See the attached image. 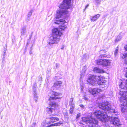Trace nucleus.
I'll list each match as a JSON object with an SVG mask.
<instances>
[{"label": "nucleus", "mask_w": 127, "mask_h": 127, "mask_svg": "<svg viewBox=\"0 0 127 127\" xmlns=\"http://www.w3.org/2000/svg\"><path fill=\"white\" fill-rule=\"evenodd\" d=\"M104 102L100 103L98 105L99 107L104 110V114L102 111L100 110L95 111L94 112V115L98 119L101 120H107L108 119L110 121V123L115 127H118L121 125L119 119L117 116L118 113L114 109L112 108L111 106L109 104L108 101H104Z\"/></svg>", "instance_id": "f257e3e1"}, {"label": "nucleus", "mask_w": 127, "mask_h": 127, "mask_svg": "<svg viewBox=\"0 0 127 127\" xmlns=\"http://www.w3.org/2000/svg\"><path fill=\"white\" fill-rule=\"evenodd\" d=\"M53 35L50 36L48 40V45L52 47L54 44H57L60 39V37L62 33L60 30L57 28H54L52 30Z\"/></svg>", "instance_id": "f03ea898"}, {"label": "nucleus", "mask_w": 127, "mask_h": 127, "mask_svg": "<svg viewBox=\"0 0 127 127\" xmlns=\"http://www.w3.org/2000/svg\"><path fill=\"white\" fill-rule=\"evenodd\" d=\"M59 118L55 117V115H51L49 117L47 118L46 119L45 123H43L41 124V127H51L54 126H57L60 125L62 123L59 122L56 123L51 124L48 126H46V125H48L49 124L53 123L59 121Z\"/></svg>", "instance_id": "7ed1b4c3"}, {"label": "nucleus", "mask_w": 127, "mask_h": 127, "mask_svg": "<svg viewBox=\"0 0 127 127\" xmlns=\"http://www.w3.org/2000/svg\"><path fill=\"white\" fill-rule=\"evenodd\" d=\"M100 76L92 75L90 76L87 82L89 84H91L92 86H94L97 84L100 86L101 87L103 88L106 86L105 83L104 82H102L100 79Z\"/></svg>", "instance_id": "20e7f679"}, {"label": "nucleus", "mask_w": 127, "mask_h": 127, "mask_svg": "<svg viewBox=\"0 0 127 127\" xmlns=\"http://www.w3.org/2000/svg\"><path fill=\"white\" fill-rule=\"evenodd\" d=\"M59 8L60 9L56 11L57 13L54 23L57 24H62L65 23V21L63 19H60L58 20V19L63 17V16H64L68 12L67 10V9H64L60 8Z\"/></svg>", "instance_id": "39448f33"}, {"label": "nucleus", "mask_w": 127, "mask_h": 127, "mask_svg": "<svg viewBox=\"0 0 127 127\" xmlns=\"http://www.w3.org/2000/svg\"><path fill=\"white\" fill-rule=\"evenodd\" d=\"M82 122L84 123L86 127H97L98 121L92 117H83Z\"/></svg>", "instance_id": "423d86ee"}, {"label": "nucleus", "mask_w": 127, "mask_h": 127, "mask_svg": "<svg viewBox=\"0 0 127 127\" xmlns=\"http://www.w3.org/2000/svg\"><path fill=\"white\" fill-rule=\"evenodd\" d=\"M60 94L57 93L56 92H55L53 91L50 92L49 94V96H50V97L49 99V104L51 107H56L58 105H57L56 101H57V99H60L61 97L60 96Z\"/></svg>", "instance_id": "0eeeda50"}, {"label": "nucleus", "mask_w": 127, "mask_h": 127, "mask_svg": "<svg viewBox=\"0 0 127 127\" xmlns=\"http://www.w3.org/2000/svg\"><path fill=\"white\" fill-rule=\"evenodd\" d=\"M122 92L123 94L120 98L121 108L122 112L123 113L127 112V91H124ZM122 92H120V94Z\"/></svg>", "instance_id": "6e6552de"}, {"label": "nucleus", "mask_w": 127, "mask_h": 127, "mask_svg": "<svg viewBox=\"0 0 127 127\" xmlns=\"http://www.w3.org/2000/svg\"><path fill=\"white\" fill-rule=\"evenodd\" d=\"M125 48L126 51H127V46H125ZM121 57L123 59L125 58V64L127 65V53L125 52L121 54ZM125 69L126 68V70L127 71V66L126 67L124 68ZM126 77L127 78V72L125 74ZM125 88H126L127 89V79L126 80V84L125 85Z\"/></svg>", "instance_id": "1a4fd4ad"}, {"label": "nucleus", "mask_w": 127, "mask_h": 127, "mask_svg": "<svg viewBox=\"0 0 127 127\" xmlns=\"http://www.w3.org/2000/svg\"><path fill=\"white\" fill-rule=\"evenodd\" d=\"M71 0H64V3L61 4L59 6L60 8L68 9L69 8L70 5Z\"/></svg>", "instance_id": "9d476101"}, {"label": "nucleus", "mask_w": 127, "mask_h": 127, "mask_svg": "<svg viewBox=\"0 0 127 127\" xmlns=\"http://www.w3.org/2000/svg\"><path fill=\"white\" fill-rule=\"evenodd\" d=\"M110 62L108 60L100 59L97 61V64L99 65H101L103 67H106L109 65Z\"/></svg>", "instance_id": "9b49d317"}, {"label": "nucleus", "mask_w": 127, "mask_h": 127, "mask_svg": "<svg viewBox=\"0 0 127 127\" xmlns=\"http://www.w3.org/2000/svg\"><path fill=\"white\" fill-rule=\"evenodd\" d=\"M36 84L34 83L33 84L32 87V90L33 92V94L34 95V99L36 102L38 99V96H37V93L36 92Z\"/></svg>", "instance_id": "f8f14e48"}, {"label": "nucleus", "mask_w": 127, "mask_h": 127, "mask_svg": "<svg viewBox=\"0 0 127 127\" xmlns=\"http://www.w3.org/2000/svg\"><path fill=\"white\" fill-rule=\"evenodd\" d=\"M89 92L92 95H94L95 94H96L99 92L102 91L101 89L98 88H94L89 89Z\"/></svg>", "instance_id": "ddd939ff"}, {"label": "nucleus", "mask_w": 127, "mask_h": 127, "mask_svg": "<svg viewBox=\"0 0 127 127\" xmlns=\"http://www.w3.org/2000/svg\"><path fill=\"white\" fill-rule=\"evenodd\" d=\"M62 82L60 81H56L54 84L53 88L58 89L61 87Z\"/></svg>", "instance_id": "4468645a"}, {"label": "nucleus", "mask_w": 127, "mask_h": 127, "mask_svg": "<svg viewBox=\"0 0 127 127\" xmlns=\"http://www.w3.org/2000/svg\"><path fill=\"white\" fill-rule=\"evenodd\" d=\"M93 70L96 73H102L104 72L103 69L96 67L94 68Z\"/></svg>", "instance_id": "2eb2a0df"}, {"label": "nucleus", "mask_w": 127, "mask_h": 127, "mask_svg": "<svg viewBox=\"0 0 127 127\" xmlns=\"http://www.w3.org/2000/svg\"><path fill=\"white\" fill-rule=\"evenodd\" d=\"M100 16V15L98 14L93 16L91 17L90 18L91 20L92 21L94 22Z\"/></svg>", "instance_id": "dca6fc26"}, {"label": "nucleus", "mask_w": 127, "mask_h": 127, "mask_svg": "<svg viewBox=\"0 0 127 127\" xmlns=\"http://www.w3.org/2000/svg\"><path fill=\"white\" fill-rule=\"evenodd\" d=\"M26 27L25 26L22 28L21 29V35H24L26 33Z\"/></svg>", "instance_id": "f3484780"}, {"label": "nucleus", "mask_w": 127, "mask_h": 127, "mask_svg": "<svg viewBox=\"0 0 127 127\" xmlns=\"http://www.w3.org/2000/svg\"><path fill=\"white\" fill-rule=\"evenodd\" d=\"M45 110L49 114H50L54 110V109L51 107H47L46 108Z\"/></svg>", "instance_id": "a211bd4d"}, {"label": "nucleus", "mask_w": 127, "mask_h": 127, "mask_svg": "<svg viewBox=\"0 0 127 127\" xmlns=\"http://www.w3.org/2000/svg\"><path fill=\"white\" fill-rule=\"evenodd\" d=\"M121 33H120V34L118 35L115 40V42H117L120 41L122 38V36L121 35Z\"/></svg>", "instance_id": "6ab92c4d"}, {"label": "nucleus", "mask_w": 127, "mask_h": 127, "mask_svg": "<svg viewBox=\"0 0 127 127\" xmlns=\"http://www.w3.org/2000/svg\"><path fill=\"white\" fill-rule=\"evenodd\" d=\"M32 13V10H31L29 12L28 15V21L30 20V17L31 16Z\"/></svg>", "instance_id": "aec40b11"}, {"label": "nucleus", "mask_w": 127, "mask_h": 127, "mask_svg": "<svg viewBox=\"0 0 127 127\" xmlns=\"http://www.w3.org/2000/svg\"><path fill=\"white\" fill-rule=\"evenodd\" d=\"M95 2V4L98 5L100 4L101 0H94Z\"/></svg>", "instance_id": "412c9836"}, {"label": "nucleus", "mask_w": 127, "mask_h": 127, "mask_svg": "<svg viewBox=\"0 0 127 127\" xmlns=\"http://www.w3.org/2000/svg\"><path fill=\"white\" fill-rule=\"evenodd\" d=\"M118 48L117 47L115 51L114 55L115 57L117 55L118 52Z\"/></svg>", "instance_id": "4be33fe9"}, {"label": "nucleus", "mask_w": 127, "mask_h": 127, "mask_svg": "<svg viewBox=\"0 0 127 127\" xmlns=\"http://www.w3.org/2000/svg\"><path fill=\"white\" fill-rule=\"evenodd\" d=\"M6 50H7V45H5V47L4 48L3 53H6Z\"/></svg>", "instance_id": "5701e85b"}, {"label": "nucleus", "mask_w": 127, "mask_h": 127, "mask_svg": "<svg viewBox=\"0 0 127 127\" xmlns=\"http://www.w3.org/2000/svg\"><path fill=\"white\" fill-rule=\"evenodd\" d=\"M73 100V98H70L69 101V105H70L72 104V102Z\"/></svg>", "instance_id": "b1692460"}, {"label": "nucleus", "mask_w": 127, "mask_h": 127, "mask_svg": "<svg viewBox=\"0 0 127 127\" xmlns=\"http://www.w3.org/2000/svg\"><path fill=\"white\" fill-rule=\"evenodd\" d=\"M36 123H33L31 125V127H35L36 126Z\"/></svg>", "instance_id": "393cba45"}, {"label": "nucleus", "mask_w": 127, "mask_h": 127, "mask_svg": "<svg viewBox=\"0 0 127 127\" xmlns=\"http://www.w3.org/2000/svg\"><path fill=\"white\" fill-rule=\"evenodd\" d=\"M5 58L4 57H3L2 59V64H4L5 63Z\"/></svg>", "instance_id": "a878e982"}, {"label": "nucleus", "mask_w": 127, "mask_h": 127, "mask_svg": "<svg viewBox=\"0 0 127 127\" xmlns=\"http://www.w3.org/2000/svg\"><path fill=\"white\" fill-rule=\"evenodd\" d=\"M107 57V55H100V57L102 58V57Z\"/></svg>", "instance_id": "bb28decb"}, {"label": "nucleus", "mask_w": 127, "mask_h": 127, "mask_svg": "<svg viewBox=\"0 0 127 127\" xmlns=\"http://www.w3.org/2000/svg\"><path fill=\"white\" fill-rule=\"evenodd\" d=\"M59 64L58 63H56V68H58L59 66Z\"/></svg>", "instance_id": "cd10ccee"}, {"label": "nucleus", "mask_w": 127, "mask_h": 127, "mask_svg": "<svg viewBox=\"0 0 127 127\" xmlns=\"http://www.w3.org/2000/svg\"><path fill=\"white\" fill-rule=\"evenodd\" d=\"M80 116V114H77V116H76V118L77 119H78Z\"/></svg>", "instance_id": "c85d7f7f"}, {"label": "nucleus", "mask_w": 127, "mask_h": 127, "mask_svg": "<svg viewBox=\"0 0 127 127\" xmlns=\"http://www.w3.org/2000/svg\"><path fill=\"white\" fill-rule=\"evenodd\" d=\"M65 46V45H63L62 46V47L61 48V49L62 50H63L64 49V48Z\"/></svg>", "instance_id": "c756f323"}, {"label": "nucleus", "mask_w": 127, "mask_h": 127, "mask_svg": "<svg viewBox=\"0 0 127 127\" xmlns=\"http://www.w3.org/2000/svg\"><path fill=\"white\" fill-rule=\"evenodd\" d=\"M83 98L85 100H88V99L86 98L85 96L83 97Z\"/></svg>", "instance_id": "7c9ffc66"}, {"label": "nucleus", "mask_w": 127, "mask_h": 127, "mask_svg": "<svg viewBox=\"0 0 127 127\" xmlns=\"http://www.w3.org/2000/svg\"><path fill=\"white\" fill-rule=\"evenodd\" d=\"M122 83H121L120 85H119V87H120L122 89H124V87H122Z\"/></svg>", "instance_id": "2f4dec72"}, {"label": "nucleus", "mask_w": 127, "mask_h": 127, "mask_svg": "<svg viewBox=\"0 0 127 127\" xmlns=\"http://www.w3.org/2000/svg\"><path fill=\"white\" fill-rule=\"evenodd\" d=\"M5 55H6V53H3V57L5 58Z\"/></svg>", "instance_id": "473e14b6"}, {"label": "nucleus", "mask_w": 127, "mask_h": 127, "mask_svg": "<svg viewBox=\"0 0 127 127\" xmlns=\"http://www.w3.org/2000/svg\"><path fill=\"white\" fill-rule=\"evenodd\" d=\"M89 6V4H88L87 5H86L85 7V9H86Z\"/></svg>", "instance_id": "72a5a7b5"}, {"label": "nucleus", "mask_w": 127, "mask_h": 127, "mask_svg": "<svg viewBox=\"0 0 127 127\" xmlns=\"http://www.w3.org/2000/svg\"><path fill=\"white\" fill-rule=\"evenodd\" d=\"M70 112H71V113H72L73 111V110L72 109H71V108L70 109Z\"/></svg>", "instance_id": "f704fd0d"}, {"label": "nucleus", "mask_w": 127, "mask_h": 127, "mask_svg": "<svg viewBox=\"0 0 127 127\" xmlns=\"http://www.w3.org/2000/svg\"><path fill=\"white\" fill-rule=\"evenodd\" d=\"M80 106L82 108H83L84 107V106L83 105H80Z\"/></svg>", "instance_id": "c9c22d12"}, {"label": "nucleus", "mask_w": 127, "mask_h": 127, "mask_svg": "<svg viewBox=\"0 0 127 127\" xmlns=\"http://www.w3.org/2000/svg\"><path fill=\"white\" fill-rule=\"evenodd\" d=\"M29 53L30 54H31L32 53V51H30V52Z\"/></svg>", "instance_id": "e433bc0d"}, {"label": "nucleus", "mask_w": 127, "mask_h": 127, "mask_svg": "<svg viewBox=\"0 0 127 127\" xmlns=\"http://www.w3.org/2000/svg\"><path fill=\"white\" fill-rule=\"evenodd\" d=\"M58 101H59V100Z\"/></svg>", "instance_id": "4c0bfd02"}]
</instances>
